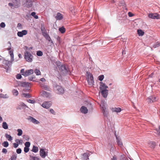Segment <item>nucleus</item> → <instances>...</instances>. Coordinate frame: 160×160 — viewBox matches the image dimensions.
Listing matches in <instances>:
<instances>
[{
	"label": "nucleus",
	"instance_id": "obj_1",
	"mask_svg": "<svg viewBox=\"0 0 160 160\" xmlns=\"http://www.w3.org/2000/svg\"><path fill=\"white\" fill-rule=\"evenodd\" d=\"M59 68V70L61 74L65 75L68 74H70L71 72L67 65L64 64L62 65Z\"/></svg>",
	"mask_w": 160,
	"mask_h": 160
},
{
	"label": "nucleus",
	"instance_id": "obj_2",
	"mask_svg": "<svg viewBox=\"0 0 160 160\" xmlns=\"http://www.w3.org/2000/svg\"><path fill=\"white\" fill-rule=\"evenodd\" d=\"M33 57L30 52L27 51L24 52V58L27 62H32L33 60Z\"/></svg>",
	"mask_w": 160,
	"mask_h": 160
},
{
	"label": "nucleus",
	"instance_id": "obj_3",
	"mask_svg": "<svg viewBox=\"0 0 160 160\" xmlns=\"http://www.w3.org/2000/svg\"><path fill=\"white\" fill-rule=\"evenodd\" d=\"M54 89L56 92L58 94H62L64 92L63 88L61 86L57 84H55L53 86Z\"/></svg>",
	"mask_w": 160,
	"mask_h": 160
},
{
	"label": "nucleus",
	"instance_id": "obj_4",
	"mask_svg": "<svg viewBox=\"0 0 160 160\" xmlns=\"http://www.w3.org/2000/svg\"><path fill=\"white\" fill-rule=\"evenodd\" d=\"M88 76L87 80L88 85L90 86H92L94 85V81L93 76L92 74L90 72H87Z\"/></svg>",
	"mask_w": 160,
	"mask_h": 160
},
{
	"label": "nucleus",
	"instance_id": "obj_5",
	"mask_svg": "<svg viewBox=\"0 0 160 160\" xmlns=\"http://www.w3.org/2000/svg\"><path fill=\"white\" fill-rule=\"evenodd\" d=\"M2 64L1 66L2 68H3L6 70V72H8V70L10 69L11 67V62L5 60H3Z\"/></svg>",
	"mask_w": 160,
	"mask_h": 160
},
{
	"label": "nucleus",
	"instance_id": "obj_6",
	"mask_svg": "<svg viewBox=\"0 0 160 160\" xmlns=\"http://www.w3.org/2000/svg\"><path fill=\"white\" fill-rule=\"evenodd\" d=\"M48 150L45 148H41L40 150V155L43 158L48 155Z\"/></svg>",
	"mask_w": 160,
	"mask_h": 160
},
{
	"label": "nucleus",
	"instance_id": "obj_7",
	"mask_svg": "<svg viewBox=\"0 0 160 160\" xmlns=\"http://www.w3.org/2000/svg\"><path fill=\"white\" fill-rule=\"evenodd\" d=\"M158 100V98L154 96H150L147 99V102L148 103H151L155 102Z\"/></svg>",
	"mask_w": 160,
	"mask_h": 160
},
{
	"label": "nucleus",
	"instance_id": "obj_8",
	"mask_svg": "<svg viewBox=\"0 0 160 160\" xmlns=\"http://www.w3.org/2000/svg\"><path fill=\"white\" fill-rule=\"evenodd\" d=\"M148 16L149 18H151L152 19H158L160 18V15L157 13H151L148 14Z\"/></svg>",
	"mask_w": 160,
	"mask_h": 160
},
{
	"label": "nucleus",
	"instance_id": "obj_9",
	"mask_svg": "<svg viewBox=\"0 0 160 160\" xmlns=\"http://www.w3.org/2000/svg\"><path fill=\"white\" fill-rule=\"evenodd\" d=\"M51 105V102L50 101H46L44 102L42 104V106L44 108H48Z\"/></svg>",
	"mask_w": 160,
	"mask_h": 160
},
{
	"label": "nucleus",
	"instance_id": "obj_10",
	"mask_svg": "<svg viewBox=\"0 0 160 160\" xmlns=\"http://www.w3.org/2000/svg\"><path fill=\"white\" fill-rule=\"evenodd\" d=\"M25 2L24 5L27 8H30L32 6V3L31 0H25Z\"/></svg>",
	"mask_w": 160,
	"mask_h": 160
},
{
	"label": "nucleus",
	"instance_id": "obj_11",
	"mask_svg": "<svg viewBox=\"0 0 160 160\" xmlns=\"http://www.w3.org/2000/svg\"><path fill=\"white\" fill-rule=\"evenodd\" d=\"M34 73V70L32 69L26 70L25 73L24 74V76L27 77L32 74Z\"/></svg>",
	"mask_w": 160,
	"mask_h": 160
},
{
	"label": "nucleus",
	"instance_id": "obj_12",
	"mask_svg": "<svg viewBox=\"0 0 160 160\" xmlns=\"http://www.w3.org/2000/svg\"><path fill=\"white\" fill-rule=\"evenodd\" d=\"M99 84L100 85L99 89L101 91L106 90V88H108V86L106 85L105 84L103 83L102 82H100Z\"/></svg>",
	"mask_w": 160,
	"mask_h": 160
},
{
	"label": "nucleus",
	"instance_id": "obj_13",
	"mask_svg": "<svg viewBox=\"0 0 160 160\" xmlns=\"http://www.w3.org/2000/svg\"><path fill=\"white\" fill-rule=\"evenodd\" d=\"M28 32L26 30H23L21 32H18L17 35L19 37H22L23 35H25L27 34Z\"/></svg>",
	"mask_w": 160,
	"mask_h": 160
},
{
	"label": "nucleus",
	"instance_id": "obj_14",
	"mask_svg": "<svg viewBox=\"0 0 160 160\" xmlns=\"http://www.w3.org/2000/svg\"><path fill=\"white\" fill-rule=\"evenodd\" d=\"M41 95L43 97L47 98H50V93L46 91H42L41 92Z\"/></svg>",
	"mask_w": 160,
	"mask_h": 160
},
{
	"label": "nucleus",
	"instance_id": "obj_15",
	"mask_svg": "<svg viewBox=\"0 0 160 160\" xmlns=\"http://www.w3.org/2000/svg\"><path fill=\"white\" fill-rule=\"evenodd\" d=\"M14 7L15 8H18L20 5V0H13Z\"/></svg>",
	"mask_w": 160,
	"mask_h": 160
},
{
	"label": "nucleus",
	"instance_id": "obj_16",
	"mask_svg": "<svg viewBox=\"0 0 160 160\" xmlns=\"http://www.w3.org/2000/svg\"><path fill=\"white\" fill-rule=\"evenodd\" d=\"M28 119L35 124H38L40 123L38 121L31 116L29 117Z\"/></svg>",
	"mask_w": 160,
	"mask_h": 160
},
{
	"label": "nucleus",
	"instance_id": "obj_17",
	"mask_svg": "<svg viewBox=\"0 0 160 160\" xmlns=\"http://www.w3.org/2000/svg\"><path fill=\"white\" fill-rule=\"evenodd\" d=\"M108 91L107 89L103 90L101 91V93L103 97L106 98L108 96Z\"/></svg>",
	"mask_w": 160,
	"mask_h": 160
},
{
	"label": "nucleus",
	"instance_id": "obj_18",
	"mask_svg": "<svg viewBox=\"0 0 160 160\" xmlns=\"http://www.w3.org/2000/svg\"><path fill=\"white\" fill-rule=\"evenodd\" d=\"M115 135L117 139V142L119 147H122L123 145L121 141V140L115 134Z\"/></svg>",
	"mask_w": 160,
	"mask_h": 160
},
{
	"label": "nucleus",
	"instance_id": "obj_19",
	"mask_svg": "<svg viewBox=\"0 0 160 160\" xmlns=\"http://www.w3.org/2000/svg\"><path fill=\"white\" fill-rule=\"evenodd\" d=\"M81 112L83 113L86 114L88 113V110L87 108L84 106H82L80 108Z\"/></svg>",
	"mask_w": 160,
	"mask_h": 160
},
{
	"label": "nucleus",
	"instance_id": "obj_20",
	"mask_svg": "<svg viewBox=\"0 0 160 160\" xmlns=\"http://www.w3.org/2000/svg\"><path fill=\"white\" fill-rule=\"evenodd\" d=\"M89 153H84L82 154L83 156V160H88L89 159V156H90Z\"/></svg>",
	"mask_w": 160,
	"mask_h": 160
},
{
	"label": "nucleus",
	"instance_id": "obj_21",
	"mask_svg": "<svg viewBox=\"0 0 160 160\" xmlns=\"http://www.w3.org/2000/svg\"><path fill=\"white\" fill-rule=\"evenodd\" d=\"M40 86L42 89H44L48 91H49L50 90V88L49 87H48L47 85H44V84H41L40 85Z\"/></svg>",
	"mask_w": 160,
	"mask_h": 160
},
{
	"label": "nucleus",
	"instance_id": "obj_22",
	"mask_svg": "<svg viewBox=\"0 0 160 160\" xmlns=\"http://www.w3.org/2000/svg\"><path fill=\"white\" fill-rule=\"evenodd\" d=\"M56 18L57 20H61L63 18V16L62 14L60 12H58L57 16L55 17Z\"/></svg>",
	"mask_w": 160,
	"mask_h": 160
},
{
	"label": "nucleus",
	"instance_id": "obj_23",
	"mask_svg": "<svg viewBox=\"0 0 160 160\" xmlns=\"http://www.w3.org/2000/svg\"><path fill=\"white\" fill-rule=\"evenodd\" d=\"M41 29L42 35L43 36H44L48 34L47 31L45 29L44 27H41Z\"/></svg>",
	"mask_w": 160,
	"mask_h": 160
},
{
	"label": "nucleus",
	"instance_id": "obj_24",
	"mask_svg": "<svg viewBox=\"0 0 160 160\" xmlns=\"http://www.w3.org/2000/svg\"><path fill=\"white\" fill-rule=\"evenodd\" d=\"M112 112H119L121 111V108H112Z\"/></svg>",
	"mask_w": 160,
	"mask_h": 160
},
{
	"label": "nucleus",
	"instance_id": "obj_25",
	"mask_svg": "<svg viewBox=\"0 0 160 160\" xmlns=\"http://www.w3.org/2000/svg\"><path fill=\"white\" fill-rule=\"evenodd\" d=\"M43 37H44L45 39L48 40V42L53 43V42L52 40L48 34L47 35L43 36Z\"/></svg>",
	"mask_w": 160,
	"mask_h": 160
},
{
	"label": "nucleus",
	"instance_id": "obj_26",
	"mask_svg": "<svg viewBox=\"0 0 160 160\" xmlns=\"http://www.w3.org/2000/svg\"><path fill=\"white\" fill-rule=\"evenodd\" d=\"M43 37H44L45 39L48 40V42L53 43V42L52 40L48 34L47 35L43 36Z\"/></svg>",
	"mask_w": 160,
	"mask_h": 160
},
{
	"label": "nucleus",
	"instance_id": "obj_27",
	"mask_svg": "<svg viewBox=\"0 0 160 160\" xmlns=\"http://www.w3.org/2000/svg\"><path fill=\"white\" fill-rule=\"evenodd\" d=\"M9 54L11 56V61H13L14 60V54L13 52V50H12L10 51L9 52Z\"/></svg>",
	"mask_w": 160,
	"mask_h": 160
},
{
	"label": "nucleus",
	"instance_id": "obj_28",
	"mask_svg": "<svg viewBox=\"0 0 160 160\" xmlns=\"http://www.w3.org/2000/svg\"><path fill=\"white\" fill-rule=\"evenodd\" d=\"M106 110V109H102V112L103 113V115L104 117H107L108 112V111Z\"/></svg>",
	"mask_w": 160,
	"mask_h": 160
},
{
	"label": "nucleus",
	"instance_id": "obj_29",
	"mask_svg": "<svg viewBox=\"0 0 160 160\" xmlns=\"http://www.w3.org/2000/svg\"><path fill=\"white\" fill-rule=\"evenodd\" d=\"M59 30L61 33H64L65 32L66 29L64 27L62 26L59 28Z\"/></svg>",
	"mask_w": 160,
	"mask_h": 160
},
{
	"label": "nucleus",
	"instance_id": "obj_30",
	"mask_svg": "<svg viewBox=\"0 0 160 160\" xmlns=\"http://www.w3.org/2000/svg\"><path fill=\"white\" fill-rule=\"evenodd\" d=\"M30 160H40L39 158L35 156L29 155Z\"/></svg>",
	"mask_w": 160,
	"mask_h": 160
},
{
	"label": "nucleus",
	"instance_id": "obj_31",
	"mask_svg": "<svg viewBox=\"0 0 160 160\" xmlns=\"http://www.w3.org/2000/svg\"><path fill=\"white\" fill-rule=\"evenodd\" d=\"M137 32L139 36H142L143 35L144 33V32L141 29L138 30Z\"/></svg>",
	"mask_w": 160,
	"mask_h": 160
},
{
	"label": "nucleus",
	"instance_id": "obj_32",
	"mask_svg": "<svg viewBox=\"0 0 160 160\" xmlns=\"http://www.w3.org/2000/svg\"><path fill=\"white\" fill-rule=\"evenodd\" d=\"M5 137L8 141H11L12 140V137L8 133L5 134Z\"/></svg>",
	"mask_w": 160,
	"mask_h": 160
},
{
	"label": "nucleus",
	"instance_id": "obj_33",
	"mask_svg": "<svg viewBox=\"0 0 160 160\" xmlns=\"http://www.w3.org/2000/svg\"><path fill=\"white\" fill-rule=\"evenodd\" d=\"M38 148L37 147H36L35 146H33L32 149V151L35 153L37 152L38 151Z\"/></svg>",
	"mask_w": 160,
	"mask_h": 160
},
{
	"label": "nucleus",
	"instance_id": "obj_34",
	"mask_svg": "<svg viewBox=\"0 0 160 160\" xmlns=\"http://www.w3.org/2000/svg\"><path fill=\"white\" fill-rule=\"evenodd\" d=\"M17 158V155L16 153H14L12 155L9 160H16Z\"/></svg>",
	"mask_w": 160,
	"mask_h": 160
},
{
	"label": "nucleus",
	"instance_id": "obj_35",
	"mask_svg": "<svg viewBox=\"0 0 160 160\" xmlns=\"http://www.w3.org/2000/svg\"><path fill=\"white\" fill-rule=\"evenodd\" d=\"M2 127L5 129H6L8 128V125L6 122H4L2 123Z\"/></svg>",
	"mask_w": 160,
	"mask_h": 160
},
{
	"label": "nucleus",
	"instance_id": "obj_36",
	"mask_svg": "<svg viewBox=\"0 0 160 160\" xmlns=\"http://www.w3.org/2000/svg\"><path fill=\"white\" fill-rule=\"evenodd\" d=\"M12 92L13 94L15 96H17L18 94V91L16 89H14L13 90Z\"/></svg>",
	"mask_w": 160,
	"mask_h": 160
},
{
	"label": "nucleus",
	"instance_id": "obj_37",
	"mask_svg": "<svg viewBox=\"0 0 160 160\" xmlns=\"http://www.w3.org/2000/svg\"><path fill=\"white\" fill-rule=\"evenodd\" d=\"M2 146L4 147H7L9 145V143L7 141H4L2 144Z\"/></svg>",
	"mask_w": 160,
	"mask_h": 160
},
{
	"label": "nucleus",
	"instance_id": "obj_38",
	"mask_svg": "<svg viewBox=\"0 0 160 160\" xmlns=\"http://www.w3.org/2000/svg\"><path fill=\"white\" fill-rule=\"evenodd\" d=\"M34 72H35L37 75H39L41 74V72L40 70L38 69H35L34 70Z\"/></svg>",
	"mask_w": 160,
	"mask_h": 160
},
{
	"label": "nucleus",
	"instance_id": "obj_39",
	"mask_svg": "<svg viewBox=\"0 0 160 160\" xmlns=\"http://www.w3.org/2000/svg\"><path fill=\"white\" fill-rule=\"evenodd\" d=\"M20 85L22 87H26L27 86V83L25 82H21Z\"/></svg>",
	"mask_w": 160,
	"mask_h": 160
},
{
	"label": "nucleus",
	"instance_id": "obj_40",
	"mask_svg": "<svg viewBox=\"0 0 160 160\" xmlns=\"http://www.w3.org/2000/svg\"><path fill=\"white\" fill-rule=\"evenodd\" d=\"M149 144L153 148H154L156 146V142L153 141L150 142Z\"/></svg>",
	"mask_w": 160,
	"mask_h": 160
},
{
	"label": "nucleus",
	"instance_id": "obj_41",
	"mask_svg": "<svg viewBox=\"0 0 160 160\" xmlns=\"http://www.w3.org/2000/svg\"><path fill=\"white\" fill-rule=\"evenodd\" d=\"M31 15L35 19H38V15H36V13L34 12H32L31 13Z\"/></svg>",
	"mask_w": 160,
	"mask_h": 160
},
{
	"label": "nucleus",
	"instance_id": "obj_42",
	"mask_svg": "<svg viewBox=\"0 0 160 160\" xmlns=\"http://www.w3.org/2000/svg\"><path fill=\"white\" fill-rule=\"evenodd\" d=\"M36 54L38 56H41L43 55V53L41 51H38L37 52Z\"/></svg>",
	"mask_w": 160,
	"mask_h": 160
},
{
	"label": "nucleus",
	"instance_id": "obj_43",
	"mask_svg": "<svg viewBox=\"0 0 160 160\" xmlns=\"http://www.w3.org/2000/svg\"><path fill=\"white\" fill-rule=\"evenodd\" d=\"M160 46V42H157L155 43L153 45V47L154 48H157Z\"/></svg>",
	"mask_w": 160,
	"mask_h": 160
},
{
	"label": "nucleus",
	"instance_id": "obj_44",
	"mask_svg": "<svg viewBox=\"0 0 160 160\" xmlns=\"http://www.w3.org/2000/svg\"><path fill=\"white\" fill-rule=\"evenodd\" d=\"M17 131L18 132V133L17 134L18 135L20 136L22 135V130L20 129H18L17 130Z\"/></svg>",
	"mask_w": 160,
	"mask_h": 160
},
{
	"label": "nucleus",
	"instance_id": "obj_45",
	"mask_svg": "<svg viewBox=\"0 0 160 160\" xmlns=\"http://www.w3.org/2000/svg\"><path fill=\"white\" fill-rule=\"evenodd\" d=\"M24 97L26 98H30L31 97V96L29 93H23V94Z\"/></svg>",
	"mask_w": 160,
	"mask_h": 160
},
{
	"label": "nucleus",
	"instance_id": "obj_46",
	"mask_svg": "<svg viewBox=\"0 0 160 160\" xmlns=\"http://www.w3.org/2000/svg\"><path fill=\"white\" fill-rule=\"evenodd\" d=\"M56 64L57 65V66L58 67V69H59V68H60L61 66L62 65V64H61V63L59 61H57L56 62Z\"/></svg>",
	"mask_w": 160,
	"mask_h": 160
},
{
	"label": "nucleus",
	"instance_id": "obj_47",
	"mask_svg": "<svg viewBox=\"0 0 160 160\" xmlns=\"http://www.w3.org/2000/svg\"><path fill=\"white\" fill-rule=\"evenodd\" d=\"M104 78V75H101L98 77V79L100 81H102Z\"/></svg>",
	"mask_w": 160,
	"mask_h": 160
},
{
	"label": "nucleus",
	"instance_id": "obj_48",
	"mask_svg": "<svg viewBox=\"0 0 160 160\" xmlns=\"http://www.w3.org/2000/svg\"><path fill=\"white\" fill-rule=\"evenodd\" d=\"M30 145V143L28 142H26L25 143V147H29Z\"/></svg>",
	"mask_w": 160,
	"mask_h": 160
},
{
	"label": "nucleus",
	"instance_id": "obj_49",
	"mask_svg": "<svg viewBox=\"0 0 160 160\" xmlns=\"http://www.w3.org/2000/svg\"><path fill=\"white\" fill-rule=\"evenodd\" d=\"M24 152H28L29 151V147H25L24 148Z\"/></svg>",
	"mask_w": 160,
	"mask_h": 160
},
{
	"label": "nucleus",
	"instance_id": "obj_50",
	"mask_svg": "<svg viewBox=\"0 0 160 160\" xmlns=\"http://www.w3.org/2000/svg\"><path fill=\"white\" fill-rule=\"evenodd\" d=\"M27 101L28 102L32 104L34 103L35 102V101L31 99H29L27 100Z\"/></svg>",
	"mask_w": 160,
	"mask_h": 160
},
{
	"label": "nucleus",
	"instance_id": "obj_51",
	"mask_svg": "<svg viewBox=\"0 0 160 160\" xmlns=\"http://www.w3.org/2000/svg\"><path fill=\"white\" fill-rule=\"evenodd\" d=\"M7 95V94L4 95L3 94L1 93L0 94V98H7V97H6V96Z\"/></svg>",
	"mask_w": 160,
	"mask_h": 160
},
{
	"label": "nucleus",
	"instance_id": "obj_52",
	"mask_svg": "<svg viewBox=\"0 0 160 160\" xmlns=\"http://www.w3.org/2000/svg\"><path fill=\"white\" fill-rule=\"evenodd\" d=\"M100 106L102 108V109H106V104H101Z\"/></svg>",
	"mask_w": 160,
	"mask_h": 160
},
{
	"label": "nucleus",
	"instance_id": "obj_53",
	"mask_svg": "<svg viewBox=\"0 0 160 160\" xmlns=\"http://www.w3.org/2000/svg\"><path fill=\"white\" fill-rule=\"evenodd\" d=\"M0 26L2 28H4L5 27V24L3 22H2L0 24Z\"/></svg>",
	"mask_w": 160,
	"mask_h": 160
},
{
	"label": "nucleus",
	"instance_id": "obj_54",
	"mask_svg": "<svg viewBox=\"0 0 160 160\" xmlns=\"http://www.w3.org/2000/svg\"><path fill=\"white\" fill-rule=\"evenodd\" d=\"M25 71L24 69H22L20 71V73L22 75L24 76V74L25 73Z\"/></svg>",
	"mask_w": 160,
	"mask_h": 160
},
{
	"label": "nucleus",
	"instance_id": "obj_55",
	"mask_svg": "<svg viewBox=\"0 0 160 160\" xmlns=\"http://www.w3.org/2000/svg\"><path fill=\"white\" fill-rule=\"evenodd\" d=\"M22 152V150L21 148H19L17 149L16 152L18 154H20Z\"/></svg>",
	"mask_w": 160,
	"mask_h": 160
},
{
	"label": "nucleus",
	"instance_id": "obj_56",
	"mask_svg": "<svg viewBox=\"0 0 160 160\" xmlns=\"http://www.w3.org/2000/svg\"><path fill=\"white\" fill-rule=\"evenodd\" d=\"M16 78L18 79H20L22 78V76L19 74H18L16 76Z\"/></svg>",
	"mask_w": 160,
	"mask_h": 160
},
{
	"label": "nucleus",
	"instance_id": "obj_57",
	"mask_svg": "<svg viewBox=\"0 0 160 160\" xmlns=\"http://www.w3.org/2000/svg\"><path fill=\"white\" fill-rule=\"evenodd\" d=\"M127 15H126V14L124 12H122V14L121 17H122V18L123 17H125V18H126L127 17Z\"/></svg>",
	"mask_w": 160,
	"mask_h": 160
},
{
	"label": "nucleus",
	"instance_id": "obj_58",
	"mask_svg": "<svg viewBox=\"0 0 160 160\" xmlns=\"http://www.w3.org/2000/svg\"><path fill=\"white\" fill-rule=\"evenodd\" d=\"M7 150L6 148H4L2 149V152L3 153L6 154L7 153Z\"/></svg>",
	"mask_w": 160,
	"mask_h": 160
},
{
	"label": "nucleus",
	"instance_id": "obj_59",
	"mask_svg": "<svg viewBox=\"0 0 160 160\" xmlns=\"http://www.w3.org/2000/svg\"><path fill=\"white\" fill-rule=\"evenodd\" d=\"M35 78V77L30 76L28 77V79L30 81H32L33 78Z\"/></svg>",
	"mask_w": 160,
	"mask_h": 160
},
{
	"label": "nucleus",
	"instance_id": "obj_60",
	"mask_svg": "<svg viewBox=\"0 0 160 160\" xmlns=\"http://www.w3.org/2000/svg\"><path fill=\"white\" fill-rule=\"evenodd\" d=\"M128 14L129 17H132L134 16V14L130 12H128Z\"/></svg>",
	"mask_w": 160,
	"mask_h": 160
},
{
	"label": "nucleus",
	"instance_id": "obj_61",
	"mask_svg": "<svg viewBox=\"0 0 160 160\" xmlns=\"http://www.w3.org/2000/svg\"><path fill=\"white\" fill-rule=\"evenodd\" d=\"M156 130L157 131L158 134H160V126L159 127V129H156Z\"/></svg>",
	"mask_w": 160,
	"mask_h": 160
},
{
	"label": "nucleus",
	"instance_id": "obj_62",
	"mask_svg": "<svg viewBox=\"0 0 160 160\" xmlns=\"http://www.w3.org/2000/svg\"><path fill=\"white\" fill-rule=\"evenodd\" d=\"M13 147L15 148H17L18 146V144L16 143H13Z\"/></svg>",
	"mask_w": 160,
	"mask_h": 160
},
{
	"label": "nucleus",
	"instance_id": "obj_63",
	"mask_svg": "<svg viewBox=\"0 0 160 160\" xmlns=\"http://www.w3.org/2000/svg\"><path fill=\"white\" fill-rule=\"evenodd\" d=\"M8 42V43H9L10 44V46L9 48H7V50H8V51H11L10 50H11V43L10 42H9V41Z\"/></svg>",
	"mask_w": 160,
	"mask_h": 160
},
{
	"label": "nucleus",
	"instance_id": "obj_64",
	"mask_svg": "<svg viewBox=\"0 0 160 160\" xmlns=\"http://www.w3.org/2000/svg\"><path fill=\"white\" fill-rule=\"evenodd\" d=\"M50 112L53 114H54L55 113V112L52 109H50Z\"/></svg>",
	"mask_w": 160,
	"mask_h": 160
}]
</instances>
